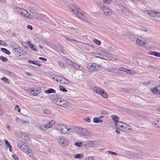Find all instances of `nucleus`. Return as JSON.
<instances>
[{
	"instance_id": "0e129e2a",
	"label": "nucleus",
	"mask_w": 160,
	"mask_h": 160,
	"mask_svg": "<svg viewBox=\"0 0 160 160\" xmlns=\"http://www.w3.org/2000/svg\"><path fill=\"white\" fill-rule=\"evenodd\" d=\"M27 28H28V29H30L31 30H32V29H33V27L32 26L30 25H28V27H27Z\"/></svg>"
},
{
	"instance_id": "6ab92c4d",
	"label": "nucleus",
	"mask_w": 160,
	"mask_h": 160,
	"mask_svg": "<svg viewBox=\"0 0 160 160\" xmlns=\"http://www.w3.org/2000/svg\"><path fill=\"white\" fill-rule=\"evenodd\" d=\"M28 62L32 64H35L36 65H37L39 67L41 66V64L38 62L37 61H34L32 60H28Z\"/></svg>"
},
{
	"instance_id": "7ed1b4c3",
	"label": "nucleus",
	"mask_w": 160,
	"mask_h": 160,
	"mask_svg": "<svg viewBox=\"0 0 160 160\" xmlns=\"http://www.w3.org/2000/svg\"><path fill=\"white\" fill-rule=\"evenodd\" d=\"M59 95H57V99L55 100L56 101V104L61 107H64L68 105V102L67 100L59 98Z\"/></svg>"
},
{
	"instance_id": "4468645a",
	"label": "nucleus",
	"mask_w": 160,
	"mask_h": 160,
	"mask_svg": "<svg viewBox=\"0 0 160 160\" xmlns=\"http://www.w3.org/2000/svg\"><path fill=\"white\" fill-rule=\"evenodd\" d=\"M65 138L64 137L60 139V144L62 146H64L67 144V143L65 141Z\"/></svg>"
},
{
	"instance_id": "4be33fe9",
	"label": "nucleus",
	"mask_w": 160,
	"mask_h": 160,
	"mask_svg": "<svg viewBox=\"0 0 160 160\" xmlns=\"http://www.w3.org/2000/svg\"><path fill=\"white\" fill-rule=\"evenodd\" d=\"M147 67L152 70L153 69L157 71L159 70V68L157 67H155L151 65H149Z\"/></svg>"
},
{
	"instance_id": "ea45409f",
	"label": "nucleus",
	"mask_w": 160,
	"mask_h": 160,
	"mask_svg": "<svg viewBox=\"0 0 160 160\" xmlns=\"http://www.w3.org/2000/svg\"><path fill=\"white\" fill-rule=\"evenodd\" d=\"M24 17L30 19H32L33 18V16H32L30 14H27L26 15H25Z\"/></svg>"
},
{
	"instance_id": "20e7f679",
	"label": "nucleus",
	"mask_w": 160,
	"mask_h": 160,
	"mask_svg": "<svg viewBox=\"0 0 160 160\" xmlns=\"http://www.w3.org/2000/svg\"><path fill=\"white\" fill-rule=\"evenodd\" d=\"M67 62L69 65L72 66L78 70H82L83 69L82 65H79L69 59H67Z\"/></svg>"
},
{
	"instance_id": "a18cd8bd",
	"label": "nucleus",
	"mask_w": 160,
	"mask_h": 160,
	"mask_svg": "<svg viewBox=\"0 0 160 160\" xmlns=\"http://www.w3.org/2000/svg\"><path fill=\"white\" fill-rule=\"evenodd\" d=\"M108 152L109 154H112L113 155H118L117 153L112 151L108 150Z\"/></svg>"
},
{
	"instance_id": "c9c22d12",
	"label": "nucleus",
	"mask_w": 160,
	"mask_h": 160,
	"mask_svg": "<svg viewBox=\"0 0 160 160\" xmlns=\"http://www.w3.org/2000/svg\"><path fill=\"white\" fill-rule=\"evenodd\" d=\"M152 92L154 94H157L159 93V90H158L157 88H155L152 90Z\"/></svg>"
},
{
	"instance_id": "09e8293b",
	"label": "nucleus",
	"mask_w": 160,
	"mask_h": 160,
	"mask_svg": "<svg viewBox=\"0 0 160 160\" xmlns=\"http://www.w3.org/2000/svg\"><path fill=\"white\" fill-rule=\"evenodd\" d=\"M43 112L47 114H48L50 113V111L47 109H44L43 111Z\"/></svg>"
},
{
	"instance_id": "2f4dec72",
	"label": "nucleus",
	"mask_w": 160,
	"mask_h": 160,
	"mask_svg": "<svg viewBox=\"0 0 160 160\" xmlns=\"http://www.w3.org/2000/svg\"><path fill=\"white\" fill-rule=\"evenodd\" d=\"M0 59L4 62H6L8 60L7 58L2 56H0Z\"/></svg>"
},
{
	"instance_id": "13d9d810",
	"label": "nucleus",
	"mask_w": 160,
	"mask_h": 160,
	"mask_svg": "<svg viewBox=\"0 0 160 160\" xmlns=\"http://www.w3.org/2000/svg\"><path fill=\"white\" fill-rule=\"evenodd\" d=\"M84 120L85 121L88 122H90L91 121L90 119L88 118H84Z\"/></svg>"
},
{
	"instance_id": "603ef678",
	"label": "nucleus",
	"mask_w": 160,
	"mask_h": 160,
	"mask_svg": "<svg viewBox=\"0 0 160 160\" xmlns=\"http://www.w3.org/2000/svg\"><path fill=\"white\" fill-rule=\"evenodd\" d=\"M64 78L61 77V78H60V79H59V82L62 83H64Z\"/></svg>"
},
{
	"instance_id": "6e6552de",
	"label": "nucleus",
	"mask_w": 160,
	"mask_h": 160,
	"mask_svg": "<svg viewBox=\"0 0 160 160\" xmlns=\"http://www.w3.org/2000/svg\"><path fill=\"white\" fill-rule=\"evenodd\" d=\"M112 118L114 122L115 123V125L116 127H117L118 126V125L119 124V123H122L124 124V123L123 122L119 121V118L117 116H116L115 115H112Z\"/></svg>"
},
{
	"instance_id": "7c9ffc66",
	"label": "nucleus",
	"mask_w": 160,
	"mask_h": 160,
	"mask_svg": "<svg viewBox=\"0 0 160 160\" xmlns=\"http://www.w3.org/2000/svg\"><path fill=\"white\" fill-rule=\"evenodd\" d=\"M59 87L60 88V89L61 91L66 92H67V90L63 86L60 85Z\"/></svg>"
},
{
	"instance_id": "37998d69",
	"label": "nucleus",
	"mask_w": 160,
	"mask_h": 160,
	"mask_svg": "<svg viewBox=\"0 0 160 160\" xmlns=\"http://www.w3.org/2000/svg\"><path fill=\"white\" fill-rule=\"evenodd\" d=\"M74 158H81V154H76L74 155Z\"/></svg>"
},
{
	"instance_id": "72a5a7b5",
	"label": "nucleus",
	"mask_w": 160,
	"mask_h": 160,
	"mask_svg": "<svg viewBox=\"0 0 160 160\" xmlns=\"http://www.w3.org/2000/svg\"><path fill=\"white\" fill-rule=\"evenodd\" d=\"M93 42L96 44H97L98 45H100L101 44V42L96 39H94L93 40Z\"/></svg>"
},
{
	"instance_id": "4d7b16f0",
	"label": "nucleus",
	"mask_w": 160,
	"mask_h": 160,
	"mask_svg": "<svg viewBox=\"0 0 160 160\" xmlns=\"http://www.w3.org/2000/svg\"><path fill=\"white\" fill-rule=\"evenodd\" d=\"M64 84H68L69 83V80H68L67 79H65V78H64Z\"/></svg>"
},
{
	"instance_id": "9b49d317",
	"label": "nucleus",
	"mask_w": 160,
	"mask_h": 160,
	"mask_svg": "<svg viewBox=\"0 0 160 160\" xmlns=\"http://www.w3.org/2000/svg\"><path fill=\"white\" fill-rule=\"evenodd\" d=\"M153 126L156 127L160 128V119L156 120L153 122Z\"/></svg>"
},
{
	"instance_id": "680f3d73",
	"label": "nucleus",
	"mask_w": 160,
	"mask_h": 160,
	"mask_svg": "<svg viewBox=\"0 0 160 160\" xmlns=\"http://www.w3.org/2000/svg\"><path fill=\"white\" fill-rule=\"evenodd\" d=\"M71 42H80L76 39H73V38H71Z\"/></svg>"
},
{
	"instance_id": "bf43d9fd",
	"label": "nucleus",
	"mask_w": 160,
	"mask_h": 160,
	"mask_svg": "<svg viewBox=\"0 0 160 160\" xmlns=\"http://www.w3.org/2000/svg\"><path fill=\"white\" fill-rule=\"evenodd\" d=\"M100 112L102 114L104 115H106L107 113V112L104 110H101Z\"/></svg>"
},
{
	"instance_id": "f8f14e48",
	"label": "nucleus",
	"mask_w": 160,
	"mask_h": 160,
	"mask_svg": "<svg viewBox=\"0 0 160 160\" xmlns=\"http://www.w3.org/2000/svg\"><path fill=\"white\" fill-rule=\"evenodd\" d=\"M22 52V50L19 48H15L13 49V52L15 54H17V55H19V54Z\"/></svg>"
},
{
	"instance_id": "052dcab7",
	"label": "nucleus",
	"mask_w": 160,
	"mask_h": 160,
	"mask_svg": "<svg viewBox=\"0 0 160 160\" xmlns=\"http://www.w3.org/2000/svg\"><path fill=\"white\" fill-rule=\"evenodd\" d=\"M12 157L15 160H19L18 158L15 155H14L12 156Z\"/></svg>"
},
{
	"instance_id": "3c124183",
	"label": "nucleus",
	"mask_w": 160,
	"mask_h": 160,
	"mask_svg": "<svg viewBox=\"0 0 160 160\" xmlns=\"http://www.w3.org/2000/svg\"><path fill=\"white\" fill-rule=\"evenodd\" d=\"M127 68L122 67H120L119 68V70L120 71H123L125 72Z\"/></svg>"
},
{
	"instance_id": "39448f33",
	"label": "nucleus",
	"mask_w": 160,
	"mask_h": 160,
	"mask_svg": "<svg viewBox=\"0 0 160 160\" xmlns=\"http://www.w3.org/2000/svg\"><path fill=\"white\" fill-rule=\"evenodd\" d=\"M76 130L78 132L80 131V133L84 136H89L90 135V131L84 128H76Z\"/></svg>"
},
{
	"instance_id": "338daca9",
	"label": "nucleus",
	"mask_w": 160,
	"mask_h": 160,
	"mask_svg": "<svg viewBox=\"0 0 160 160\" xmlns=\"http://www.w3.org/2000/svg\"><path fill=\"white\" fill-rule=\"evenodd\" d=\"M71 38L69 37H66V39L67 40L71 41Z\"/></svg>"
},
{
	"instance_id": "58836bf2",
	"label": "nucleus",
	"mask_w": 160,
	"mask_h": 160,
	"mask_svg": "<svg viewBox=\"0 0 160 160\" xmlns=\"http://www.w3.org/2000/svg\"><path fill=\"white\" fill-rule=\"evenodd\" d=\"M96 55V56L98 58H101L102 59L103 58L104 56L103 55L100 53H95Z\"/></svg>"
},
{
	"instance_id": "412c9836",
	"label": "nucleus",
	"mask_w": 160,
	"mask_h": 160,
	"mask_svg": "<svg viewBox=\"0 0 160 160\" xmlns=\"http://www.w3.org/2000/svg\"><path fill=\"white\" fill-rule=\"evenodd\" d=\"M31 90H30V89H29V91H31V93L32 94L33 96H37L38 92L37 90H36L35 89H32L31 88L30 89Z\"/></svg>"
},
{
	"instance_id": "6e6d98bb",
	"label": "nucleus",
	"mask_w": 160,
	"mask_h": 160,
	"mask_svg": "<svg viewBox=\"0 0 160 160\" xmlns=\"http://www.w3.org/2000/svg\"><path fill=\"white\" fill-rule=\"evenodd\" d=\"M112 2V0H103V2L106 3H109Z\"/></svg>"
},
{
	"instance_id": "774afa93",
	"label": "nucleus",
	"mask_w": 160,
	"mask_h": 160,
	"mask_svg": "<svg viewBox=\"0 0 160 160\" xmlns=\"http://www.w3.org/2000/svg\"><path fill=\"white\" fill-rule=\"evenodd\" d=\"M156 16L160 18V12H156Z\"/></svg>"
},
{
	"instance_id": "1a4fd4ad",
	"label": "nucleus",
	"mask_w": 160,
	"mask_h": 160,
	"mask_svg": "<svg viewBox=\"0 0 160 160\" xmlns=\"http://www.w3.org/2000/svg\"><path fill=\"white\" fill-rule=\"evenodd\" d=\"M103 69L102 66L96 63H94V68L92 70H91V72H94L96 70Z\"/></svg>"
},
{
	"instance_id": "4c0bfd02",
	"label": "nucleus",
	"mask_w": 160,
	"mask_h": 160,
	"mask_svg": "<svg viewBox=\"0 0 160 160\" xmlns=\"http://www.w3.org/2000/svg\"><path fill=\"white\" fill-rule=\"evenodd\" d=\"M132 33L129 32H125L124 33V35L129 38Z\"/></svg>"
},
{
	"instance_id": "f03ea898",
	"label": "nucleus",
	"mask_w": 160,
	"mask_h": 160,
	"mask_svg": "<svg viewBox=\"0 0 160 160\" xmlns=\"http://www.w3.org/2000/svg\"><path fill=\"white\" fill-rule=\"evenodd\" d=\"M18 147L23 152H25L30 157L33 156L32 153L28 148L27 144L24 142H18Z\"/></svg>"
},
{
	"instance_id": "f3484780",
	"label": "nucleus",
	"mask_w": 160,
	"mask_h": 160,
	"mask_svg": "<svg viewBox=\"0 0 160 160\" xmlns=\"http://www.w3.org/2000/svg\"><path fill=\"white\" fill-rule=\"evenodd\" d=\"M45 92L46 93L49 94L52 93H55L56 91L54 89L50 88L45 90Z\"/></svg>"
},
{
	"instance_id": "2eb2a0df",
	"label": "nucleus",
	"mask_w": 160,
	"mask_h": 160,
	"mask_svg": "<svg viewBox=\"0 0 160 160\" xmlns=\"http://www.w3.org/2000/svg\"><path fill=\"white\" fill-rule=\"evenodd\" d=\"M136 43L139 46H141L145 44V43L142 40L139 39L138 38L136 40Z\"/></svg>"
},
{
	"instance_id": "c756f323",
	"label": "nucleus",
	"mask_w": 160,
	"mask_h": 160,
	"mask_svg": "<svg viewBox=\"0 0 160 160\" xmlns=\"http://www.w3.org/2000/svg\"><path fill=\"white\" fill-rule=\"evenodd\" d=\"M39 128H40V129L43 130H45L48 128V126L47 125V124H46V125H45L44 124L42 125L40 127V126Z\"/></svg>"
},
{
	"instance_id": "473e14b6",
	"label": "nucleus",
	"mask_w": 160,
	"mask_h": 160,
	"mask_svg": "<svg viewBox=\"0 0 160 160\" xmlns=\"http://www.w3.org/2000/svg\"><path fill=\"white\" fill-rule=\"evenodd\" d=\"M136 38V36L133 34L131 33L129 39L132 41L134 40Z\"/></svg>"
},
{
	"instance_id": "393cba45",
	"label": "nucleus",
	"mask_w": 160,
	"mask_h": 160,
	"mask_svg": "<svg viewBox=\"0 0 160 160\" xmlns=\"http://www.w3.org/2000/svg\"><path fill=\"white\" fill-rule=\"evenodd\" d=\"M102 96L105 98H106L108 97V94L104 90H102V91L101 93L100 94Z\"/></svg>"
},
{
	"instance_id": "de8ad7c7",
	"label": "nucleus",
	"mask_w": 160,
	"mask_h": 160,
	"mask_svg": "<svg viewBox=\"0 0 160 160\" xmlns=\"http://www.w3.org/2000/svg\"><path fill=\"white\" fill-rule=\"evenodd\" d=\"M58 64L59 66L61 68H64L65 65L61 62H59Z\"/></svg>"
},
{
	"instance_id": "a211bd4d",
	"label": "nucleus",
	"mask_w": 160,
	"mask_h": 160,
	"mask_svg": "<svg viewBox=\"0 0 160 160\" xmlns=\"http://www.w3.org/2000/svg\"><path fill=\"white\" fill-rule=\"evenodd\" d=\"M28 44L30 48L33 50L35 51H37L36 48H34V46L33 44H32L31 43V42L30 41H28Z\"/></svg>"
},
{
	"instance_id": "49530a36",
	"label": "nucleus",
	"mask_w": 160,
	"mask_h": 160,
	"mask_svg": "<svg viewBox=\"0 0 160 160\" xmlns=\"http://www.w3.org/2000/svg\"><path fill=\"white\" fill-rule=\"evenodd\" d=\"M95 141H91L89 143V145L91 147H93L95 146Z\"/></svg>"
},
{
	"instance_id": "ddd939ff",
	"label": "nucleus",
	"mask_w": 160,
	"mask_h": 160,
	"mask_svg": "<svg viewBox=\"0 0 160 160\" xmlns=\"http://www.w3.org/2000/svg\"><path fill=\"white\" fill-rule=\"evenodd\" d=\"M94 91L96 92V93L100 94L102 91L103 90L102 89H101L99 87H95L93 88Z\"/></svg>"
},
{
	"instance_id": "e2e57ef3",
	"label": "nucleus",
	"mask_w": 160,
	"mask_h": 160,
	"mask_svg": "<svg viewBox=\"0 0 160 160\" xmlns=\"http://www.w3.org/2000/svg\"><path fill=\"white\" fill-rule=\"evenodd\" d=\"M141 29L142 30L145 31H147L148 30L145 28L144 27H142L141 28Z\"/></svg>"
},
{
	"instance_id": "423d86ee",
	"label": "nucleus",
	"mask_w": 160,
	"mask_h": 160,
	"mask_svg": "<svg viewBox=\"0 0 160 160\" xmlns=\"http://www.w3.org/2000/svg\"><path fill=\"white\" fill-rule=\"evenodd\" d=\"M130 126L125 124L122 123H119L118 126L116 127V128L118 129L119 130H122L123 131H125V129H126L128 130H130V129L129 128Z\"/></svg>"
},
{
	"instance_id": "f704fd0d",
	"label": "nucleus",
	"mask_w": 160,
	"mask_h": 160,
	"mask_svg": "<svg viewBox=\"0 0 160 160\" xmlns=\"http://www.w3.org/2000/svg\"><path fill=\"white\" fill-rule=\"evenodd\" d=\"M131 91V90L129 88H124L123 89V92H124L130 93Z\"/></svg>"
},
{
	"instance_id": "8fccbe9b",
	"label": "nucleus",
	"mask_w": 160,
	"mask_h": 160,
	"mask_svg": "<svg viewBox=\"0 0 160 160\" xmlns=\"http://www.w3.org/2000/svg\"><path fill=\"white\" fill-rule=\"evenodd\" d=\"M127 74L130 75H133V74L132 73V71H131L129 70H128L127 69L125 72Z\"/></svg>"
},
{
	"instance_id": "bb28decb",
	"label": "nucleus",
	"mask_w": 160,
	"mask_h": 160,
	"mask_svg": "<svg viewBox=\"0 0 160 160\" xmlns=\"http://www.w3.org/2000/svg\"><path fill=\"white\" fill-rule=\"evenodd\" d=\"M88 68L89 69V71L90 70H92V69L94 68V63H90L88 65Z\"/></svg>"
},
{
	"instance_id": "f257e3e1",
	"label": "nucleus",
	"mask_w": 160,
	"mask_h": 160,
	"mask_svg": "<svg viewBox=\"0 0 160 160\" xmlns=\"http://www.w3.org/2000/svg\"><path fill=\"white\" fill-rule=\"evenodd\" d=\"M68 8L77 17L81 19H84L83 15L80 12V8L78 6L72 4L68 6Z\"/></svg>"
},
{
	"instance_id": "5fc2aeb1",
	"label": "nucleus",
	"mask_w": 160,
	"mask_h": 160,
	"mask_svg": "<svg viewBox=\"0 0 160 160\" xmlns=\"http://www.w3.org/2000/svg\"><path fill=\"white\" fill-rule=\"evenodd\" d=\"M39 59H40V60L43 61L44 62H46L47 60L46 58H43V57H39Z\"/></svg>"
},
{
	"instance_id": "aec40b11",
	"label": "nucleus",
	"mask_w": 160,
	"mask_h": 160,
	"mask_svg": "<svg viewBox=\"0 0 160 160\" xmlns=\"http://www.w3.org/2000/svg\"><path fill=\"white\" fill-rule=\"evenodd\" d=\"M55 124V122L54 120H51L47 124L48 128H50L52 127Z\"/></svg>"
},
{
	"instance_id": "c85d7f7f",
	"label": "nucleus",
	"mask_w": 160,
	"mask_h": 160,
	"mask_svg": "<svg viewBox=\"0 0 160 160\" xmlns=\"http://www.w3.org/2000/svg\"><path fill=\"white\" fill-rule=\"evenodd\" d=\"M1 50L2 52L8 55H9L10 54V52L6 48H1Z\"/></svg>"
},
{
	"instance_id": "5701e85b",
	"label": "nucleus",
	"mask_w": 160,
	"mask_h": 160,
	"mask_svg": "<svg viewBox=\"0 0 160 160\" xmlns=\"http://www.w3.org/2000/svg\"><path fill=\"white\" fill-rule=\"evenodd\" d=\"M93 122L95 123H98L99 122H102L103 120L100 119L99 118H95L93 119Z\"/></svg>"
},
{
	"instance_id": "b1692460",
	"label": "nucleus",
	"mask_w": 160,
	"mask_h": 160,
	"mask_svg": "<svg viewBox=\"0 0 160 160\" xmlns=\"http://www.w3.org/2000/svg\"><path fill=\"white\" fill-rule=\"evenodd\" d=\"M156 12L150 11L148 12V14L152 17H155L156 15Z\"/></svg>"
},
{
	"instance_id": "9d476101",
	"label": "nucleus",
	"mask_w": 160,
	"mask_h": 160,
	"mask_svg": "<svg viewBox=\"0 0 160 160\" xmlns=\"http://www.w3.org/2000/svg\"><path fill=\"white\" fill-rule=\"evenodd\" d=\"M102 11L106 15H108L111 13L110 9L106 6L102 8Z\"/></svg>"
},
{
	"instance_id": "864d4df0",
	"label": "nucleus",
	"mask_w": 160,
	"mask_h": 160,
	"mask_svg": "<svg viewBox=\"0 0 160 160\" xmlns=\"http://www.w3.org/2000/svg\"><path fill=\"white\" fill-rule=\"evenodd\" d=\"M80 35L81 36H84L85 35V32L84 31H80Z\"/></svg>"
},
{
	"instance_id": "e433bc0d",
	"label": "nucleus",
	"mask_w": 160,
	"mask_h": 160,
	"mask_svg": "<svg viewBox=\"0 0 160 160\" xmlns=\"http://www.w3.org/2000/svg\"><path fill=\"white\" fill-rule=\"evenodd\" d=\"M1 80L4 81L5 82H7L8 83H10V81L8 79L6 78L5 77H3L1 78Z\"/></svg>"
},
{
	"instance_id": "cd10ccee",
	"label": "nucleus",
	"mask_w": 160,
	"mask_h": 160,
	"mask_svg": "<svg viewBox=\"0 0 160 160\" xmlns=\"http://www.w3.org/2000/svg\"><path fill=\"white\" fill-rule=\"evenodd\" d=\"M52 78L55 81L58 82L60 78H61V77H59L58 76L54 75Z\"/></svg>"
},
{
	"instance_id": "79ce46f5",
	"label": "nucleus",
	"mask_w": 160,
	"mask_h": 160,
	"mask_svg": "<svg viewBox=\"0 0 160 160\" xmlns=\"http://www.w3.org/2000/svg\"><path fill=\"white\" fill-rule=\"evenodd\" d=\"M5 143H6V146L7 147H8L9 148H11V145L10 143L8 142V141L7 140H5Z\"/></svg>"
},
{
	"instance_id": "dca6fc26",
	"label": "nucleus",
	"mask_w": 160,
	"mask_h": 160,
	"mask_svg": "<svg viewBox=\"0 0 160 160\" xmlns=\"http://www.w3.org/2000/svg\"><path fill=\"white\" fill-rule=\"evenodd\" d=\"M22 138L26 141H28L30 139L26 133H23L22 134Z\"/></svg>"
},
{
	"instance_id": "69168bd1",
	"label": "nucleus",
	"mask_w": 160,
	"mask_h": 160,
	"mask_svg": "<svg viewBox=\"0 0 160 160\" xmlns=\"http://www.w3.org/2000/svg\"><path fill=\"white\" fill-rule=\"evenodd\" d=\"M5 43L4 42L0 40V45H4Z\"/></svg>"
},
{
	"instance_id": "c03bdc74",
	"label": "nucleus",
	"mask_w": 160,
	"mask_h": 160,
	"mask_svg": "<svg viewBox=\"0 0 160 160\" xmlns=\"http://www.w3.org/2000/svg\"><path fill=\"white\" fill-rule=\"evenodd\" d=\"M153 55L157 57H160V53L155 51Z\"/></svg>"
},
{
	"instance_id": "a19ab883",
	"label": "nucleus",
	"mask_w": 160,
	"mask_h": 160,
	"mask_svg": "<svg viewBox=\"0 0 160 160\" xmlns=\"http://www.w3.org/2000/svg\"><path fill=\"white\" fill-rule=\"evenodd\" d=\"M75 145L76 146L79 147L82 146V143L81 142H76L75 143Z\"/></svg>"
},
{
	"instance_id": "0eeeda50",
	"label": "nucleus",
	"mask_w": 160,
	"mask_h": 160,
	"mask_svg": "<svg viewBox=\"0 0 160 160\" xmlns=\"http://www.w3.org/2000/svg\"><path fill=\"white\" fill-rule=\"evenodd\" d=\"M16 10L18 14L23 16L25 17V15H26L28 14V12L24 9L17 7Z\"/></svg>"
},
{
	"instance_id": "a878e982",
	"label": "nucleus",
	"mask_w": 160,
	"mask_h": 160,
	"mask_svg": "<svg viewBox=\"0 0 160 160\" xmlns=\"http://www.w3.org/2000/svg\"><path fill=\"white\" fill-rule=\"evenodd\" d=\"M64 125H61L60 124H58L57 126H56V128L59 131H62L63 129L62 127H64Z\"/></svg>"
}]
</instances>
